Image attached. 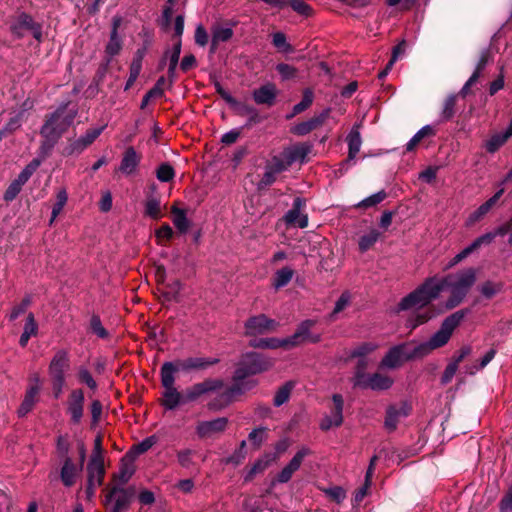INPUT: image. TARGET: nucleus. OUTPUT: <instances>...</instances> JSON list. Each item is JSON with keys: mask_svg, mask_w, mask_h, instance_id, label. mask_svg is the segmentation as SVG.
Listing matches in <instances>:
<instances>
[{"mask_svg": "<svg viewBox=\"0 0 512 512\" xmlns=\"http://www.w3.org/2000/svg\"><path fill=\"white\" fill-rule=\"evenodd\" d=\"M274 364L273 359L256 353L247 352L242 355L238 367L233 376V385L226 388L218 396L208 403L211 410H220L234 401V399L245 391L252 389L257 382L247 378L269 370Z\"/></svg>", "mask_w": 512, "mask_h": 512, "instance_id": "1", "label": "nucleus"}, {"mask_svg": "<svg viewBox=\"0 0 512 512\" xmlns=\"http://www.w3.org/2000/svg\"><path fill=\"white\" fill-rule=\"evenodd\" d=\"M447 280L433 276L401 299L397 311L419 310L437 299L446 288Z\"/></svg>", "mask_w": 512, "mask_h": 512, "instance_id": "2", "label": "nucleus"}, {"mask_svg": "<svg viewBox=\"0 0 512 512\" xmlns=\"http://www.w3.org/2000/svg\"><path fill=\"white\" fill-rule=\"evenodd\" d=\"M447 280L433 276L401 299L397 311L419 310L437 299L446 288Z\"/></svg>", "mask_w": 512, "mask_h": 512, "instance_id": "3", "label": "nucleus"}, {"mask_svg": "<svg viewBox=\"0 0 512 512\" xmlns=\"http://www.w3.org/2000/svg\"><path fill=\"white\" fill-rule=\"evenodd\" d=\"M75 116V110L67 111L66 105L60 106L41 128V135L45 138L43 148L51 149L71 126Z\"/></svg>", "mask_w": 512, "mask_h": 512, "instance_id": "4", "label": "nucleus"}, {"mask_svg": "<svg viewBox=\"0 0 512 512\" xmlns=\"http://www.w3.org/2000/svg\"><path fill=\"white\" fill-rule=\"evenodd\" d=\"M442 279L447 280L446 287H449L451 291V298L447 301L446 307L452 309L462 302L476 282V270L467 268Z\"/></svg>", "mask_w": 512, "mask_h": 512, "instance_id": "5", "label": "nucleus"}, {"mask_svg": "<svg viewBox=\"0 0 512 512\" xmlns=\"http://www.w3.org/2000/svg\"><path fill=\"white\" fill-rule=\"evenodd\" d=\"M176 372L177 368L172 362H166L161 367V382L164 387L162 405L168 410H173L179 404L186 402L184 396L174 386Z\"/></svg>", "mask_w": 512, "mask_h": 512, "instance_id": "6", "label": "nucleus"}, {"mask_svg": "<svg viewBox=\"0 0 512 512\" xmlns=\"http://www.w3.org/2000/svg\"><path fill=\"white\" fill-rule=\"evenodd\" d=\"M467 314L468 310H458L443 320L440 328L428 340L434 350L449 342L454 330L461 324Z\"/></svg>", "mask_w": 512, "mask_h": 512, "instance_id": "7", "label": "nucleus"}, {"mask_svg": "<svg viewBox=\"0 0 512 512\" xmlns=\"http://www.w3.org/2000/svg\"><path fill=\"white\" fill-rule=\"evenodd\" d=\"M411 410V405L406 401L389 405L386 409L384 428L388 432H394L401 421L410 415Z\"/></svg>", "mask_w": 512, "mask_h": 512, "instance_id": "8", "label": "nucleus"}, {"mask_svg": "<svg viewBox=\"0 0 512 512\" xmlns=\"http://www.w3.org/2000/svg\"><path fill=\"white\" fill-rule=\"evenodd\" d=\"M354 384L355 386L362 388L380 391L389 389L393 385V379L388 375L381 373H374L365 376L361 371H358Z\"/></svg>", "mask_w": 512, "mask_h": 512, "instance_id": "9", "label": "nucleus"}, {"mask_svg": "<svg viewBox=\"0 0 512 512\" xmlns=\"http://www.w3.org/2000/svg\"><path fill=\"white\" fill-rule=\"evenodd\" d=\"M333 407L329 414L325 415L321 422L320 428L323 431H328L332 428L339 427L343 423V397L340 394L332 396Z\"/></svg>", "mask_w": 512, "mask_h": 512, "instance_id": "10", "label": "nucleus"}, {"mask_svg": "<svg viewBox=\"0 0 512 512\" xmlns=\"http://www.w3.org/2000/svg\"><path fill=\"white\" fill-rule=\"evenodd\" d=\"M315 322L312 320H305L303 321L295 331V333L286 338V343H288L289 348L295 347L300 344L310 342V343H317L320 341V335L319 334H312L310 332L311 328L314 326Z\"/></svg>", "mask_w": 512, "mask_h": 512, "instance_id": "11", "label": "nucleus"}, {"mask_svg": "<svg viewBox=\"0 0 512 512\" xmlns=\"http://www.w3.org/2000/svg\"><path fill=\"white\" fill-rule=\"evenodd\" d=\"M223 381L220 379H207L201 383L194 384L188 388L184 395V401L192 402L202 395L218 391L223 388Z\"/></svg>", "mask_w": 512, "mask_h": 512, "instance_id": "12", "label": "nucleus"}, {"mask_svg": "<svg viewBox=\"0 0 512 512\" xmlns=\"http://www.w3.org/2000/svg\"><path fill=\"white\" fill-rule=\"evenodd\" d=\"M277 326L278 323L275 320L269 319L264 314L251 317L245 323V329L248 335H258L274 331Z\"/></svg>", "mask_w": 512, "mask_h": 512, "instance_id": "13", "label": "nucleus"}, {"mask_svg": "<svg viewBox=\"0 0 512 512\" xmlns=\"http://www.w3.org/2000/svg\"><path fill=\"white\" fill-rule=\"evenodd\" d=\"M228 425L226 417H218L213 420L200 421L196 425V433L200 438H211L224 432Z\"/></svg>", "mask_w": 512, "mask_h": 512, "instance_id": "14", "label": "nucleus"}, {"mask_svg": "<svg viewBox=\"0 0 512 512\" xmlns=\"http://www.w3.org/2000/svg\"><path fill=\"white\" fill-rule=\"evenodd\" d=\"M494 239L495 234H493L492 232H488L477 237L469 246L464 248L450 260V262L447 265V268H452L453 266L457 265L480 247L491 244Z\"/></svg>", "mask_w": 512, "mask_h": 512, "instance_id": "15", "label": "nucleus"}, {"mask_svg": "<svg viewBox=\"0 0 512 512\" xmlns=\"http://www.w3.org/2000/svg\"><path fill=\"white\" fill-rule=\"evenodd\" d=\"M406 344H400L392 347L383 357L380 367L385 369H396L405 361H408Z\"/></svg>", "mask_w": 512, "mask_h": 512, "instance_id": "16", "label": "nucleus"}, {"mask_svg": "<svg viewBox=\"0 0 512 512\" xmlns=\"http://www.w3.org/2000/svg\"><path fill=\"white\" fill-rule=\"evenodd\" d=\"M70 367V359L68 352L65 350H58L50 364H49V375L51 379H65V372Z\"/></svg>", "mask_w": 512, "mask_h": 512, "instance_id": "17", "label": "nucleus"}, {"mask_svg": "<svg viewBox=\"0 0 512 512\" xmlns=\"http://www.w3.org/2000/svg\"><path fill=\"white\" fill-rule=\"evenodd\" d=\"M105 126L94 128L88 130L85 135L70 141L68 146L66 147V153L68 155L81 153L84 149H86L89 145H91L95 139L103 132Z\"/></svg>", "mask_w": 512, "mask_h": 512, "instance_id": "18", "label": "nucleus"}, {"mask_svg": "<svg viewBox=\"0 0 512 512\" xmlns=\"http://www.w3.org/2000/svg\"><path fill=\"white\" fill-rule=\"evenodd\" d=\"M309 454L310 450L308 448H301L290 462L279 472L276 477V481L278 483H287L292 478L294 472L300 468L304 458Z\"/></svg>", "mask_w": 512, "mask_h": 512, "instance_id": "19", "label": "nucleus"}, {"mask_svg": "<svg viewBox=\"0 0 512 512\" xmlns=\"http://www.w3.org/2000/svg\"><path fill=\"white\" fill-rule=\"evenodd\" d=\"M41 389V381L38 375H34L30 379V385L25 394L24 400L21 403L18 413L20 416L26 415L33 408L37 402V396Z\"/></svg>", "mask_w": 512, "mask_h": 512, "instance_id": "20", "label": "nucleus"}, {"mask_svg": "<svg viewBox=\"0 0 512 512\" xmlns=\"http://www.w3.org/2000/svg\"><path fill=\"white\" fill-rule=\"evenodd\" d=\"M129 503V495L126 490L114 487L106 495L105 505L110 507L112 512H122Z\"/></svg>", "mask_w": 512, "mask_h": 512, "instance_id": "21", "label": "nucleus"}, {"mask_svg": "<svg viewBox=\"0 0 512 512\" xmlns=\"http://www.w3.org/2000/svg\"><path fill=\"white\" fill-rule=\"evenodd\" d=\"M305 206V201L297 197L293 202V207L285 214L284 219L287 224L297 225L300 228H305L308 225V217L301 212Z\"/></svg>", "mask_w": 512, "mask_h": 512, "instance_id": "22", "label": "nucleus"}, {"mask_svg": "<svg viewBox=\"0 0 512 512\" xmlns=\"http://www.w3.org/2000/svg\"><path fill=\"white\" fill-rule=\"evenodd\" d=\"M277 95L278 90L273 83H266L258 89H255L252 93L253 100L256 104L267 106H272L275 103Z\"/></svg>", "mask_w": 512, "mask_h": 512, "instance_id": "23", "label": "nucleus"}, {"mask_svg": "<svg viewBox=\"0 0 512 512\" xmlns=\"http://www.w3.org/2000/svg\"><path fill=\"white\" fill-rule=\"evenodd\" d=\"M84 393L81 389H75L70 393L68 400V413L74 423H79L83 416Z\"/></svg>", "mask_w": 512, "mask_h": 512, "instance_id": "24", "label": "nucleus"}, {"mask_svg": "<svg viewBox=\"0 0 512 512\" xmlns=\"http://www.w3.org/2000/svg\"><path fill=\"white\" fill-rule=\"evenodd\" d=\"M218 359L216 358H203V357H191L185 360L178 361L175 365L177 371H191V370H204L208 367L216 364Z\"/></svg>", "mask_w": 512, "mask_h": 512, "instance_id": "25", "label": "nucleus"}, {"mask_svg": "<svg viewBox=\"0 0 512 512\" xmlns=\"http://www.w3.org/2000/svg\"><path fill=\"white\" fill-rule=\"evenodd\" d=\"M82 471V464L76 465L70 457L63 460V466L60 471V478L66 487H71L76 483L77 477Z\"/></svg>", "mask_w": 512, "mask_h": 512, "instance_id": "26", "label": "nucleus"}, {"mask_svg": "<svg viewBox=\"0 0 512 512\" xmlns=\"http://www.w3.org/2000/svg\"><path fill=\"white\" fill-rule=\"evenodd\" d=\"M329 112H330V110L327 109V110L323 111L322 113H320L319 115L314 116L307 121L297 124L292 129L293 133L297 134V135H301V136L308 134L309 132L313 131L314 129L320 127L325 122V120L329 116Z\"/></svg>", "mask_w": 512, "mask_h": 512, "instance_id": "27", "label": "nucleus"}, {"mask_svg": "<svg viewBox=\"0 0 512 512\" xmlns=\"http://www.w3.org/2000/svg\"><path fill=\"white\" fill-rule=\"evenodd\" d=\"M311 147L307 144H297L286 147L281 153L284 155L290 166L295 162L304 163Z\"/></svg>", "mask_w": 512, "mask_h": 512, "instance_id": "28", "label": "nucleus"}, {"mask_svg": "<svg viewBox=\"0 0 512 512\" xmlns=\"http://www.w3.org/2000/svg\"><path fill=\"white\" fill-rule=\"evenodd\" d=\"M140 159L133 147L127 148L121 160L119 171L125 175L133 174L140 163Z\"/></svg>", "mask_w": 512, "mask_h": 512, "instance_id": "29", "label": "nucleus"}, {"mask_svg": "<svg viewBox=\"0 0 512 512\" xmlns=\"http://www.w3.org/2000/svg\"><path fill=\"white\" fill-rule=\"evenodd\" d=\"M11 29L19 37L23 36L27 30L33 31L34 37L37 39L41 36L40 30L34 27L33 19L27 14L19 15Z\"/></svg>", "mask_w": 512, "mask_h": 512, "instance_id": "30", "label": "nucleus"}, {"mask_svg": "<svg viewBox=\"0 0 512 512\" xmlns=\"http://www.w3.org/2000/svg\"><path fill=\"white\" fill-rule=\"evenodd\" d=\"M87 472L89 488L100 486L104 475V461L90 459L87 466Z\"/></svg>", "mask_w": 512, "mask_h": 512, "instance_id": "31", "label": "nucleus"}, {"mask_svg": "<svg viewBox=\"0 0 512 512\" xmlns=\"http://www.w3.org/2000/svg\"><path fill=\"white\" fill-rule=\"evenodd\" d=\"M378 345L373 342H366L358 345L350 352V357L359 358L358 368L359 371H363L367 365L365 359L366 356L373 353L377 349Z\"/></svg>", "mask_w": 512, "mask_h": 512, "instance_id": "32", "label": "nucleus"}, {"mask_svg": "<svg viewBox=\"0 0 512 512\" xmlns=\"http://www.w3.org/2000/svg\"><path fill=\"white\" fill-rule=\"evenodd\" d=\"M504 193V188H501L498 192L495 193L489 200L479 206L468 218V224L472 225L475 222L479 221L483 216H485L492 206L498 201V199Z\"/></svg>", "mask_w": 512, "mask_h": 512, "instance_id": "33", "label": "nucleus"}, {"mask_svg": "<svg viewBox=\"0 0 512 512\" xmlns=\"http://www.w3.org/2000/svg\"><path fill=\"white\" fill-rule=\"evenodd\" d=\"M119 25H120V20L114 19L112 31L110 34V39L106 46V53L110 57H113V56L119 54L122 49V40H121L120 36L118 35Z\"/></svg>", "mask_w": 512, "mask_h": 512, "instance_id": "34", "label": "nucleus"}, {"mask_svg": "<svg viewBox=\"0 0 512 512\" xmlns=\"http://www.w3.org/2000/svg\"><path fill=\"white\" fill-rule=\"evenodd\" d=\"M406 351L409 360L422 358L429 355L434 349L432 348L429 341L421 342L418 344L414 343H405Z\"/></svg>", "mask_w": 512, "mask_h": 512, "instance_id": "35", "label": "nucleus"}, {"mask_svg": "<svg viewBox=\"0 0 512 512\" xmlns=\"http://www.w3.org/2000/svg\"><path fill=\"white\" fill-rule=\"evenodd\" d=\"M232 105L235 107L236 112L239 116L248 118L246 126H250L252 124L260 122L259 113L255 107L244 103H238L237 101L236 104Z\"/></svg>", "mask_w": 512, "mask_h": 512, "instance_id": "36", "label": "nucleus"}, {"mask_svg": "<svg viewBox=\"0 0 512 512\" xmlns=\"http://www.w3.org/2000/svg\"><path fill=\"white\" fill-rule=\"evenodd\" d=\"M381 232L376 228L369 229L366 233L360 236L358 240L359 250L361 252L368 251L380 239Z\"/></svg>", "mask_w": 512, "mask_h": 512, "instance_id": "37", "label": "nucleus"}, {"mask_svg": "<svg viewBox=\"0 0 512 512\" xmlns=\"http://www.w3.org/2000/svg\"><path fill=\"white\" fill-rule=\"evenodd\" d=\"M171 212L173 214V224L181 233H186L189 229L190 222L187 219L185 210L178 208L176 204L172 205Z\"/></svg>", "mask_w": 512, "mask_h": 512, "instance_id": "38", "label": "nucleus"}, {"mask_svg": "<svg viewBox=\"0 0 512 512\" xmlns=\"http://www.w3.org/2000/svg\"><path fill=\"white\" fill-rule=\"evenodd\" d=\"M38 326L32 313L28 314L23 333L20 337L19 343L22 347H25L31 336L37 334Z\"/></svg>", "mask_w": 512, "mask_h": 512, "instance_id": "39", "label": "nucleus"}, {"mask_svg": "<svg viewBox=\"0 0 512 512\" xmlns=\"http://www.w3.org/2000/svg\"><path fill=\"white\" fill-rule=\"evenodd\" d=\"M250 346L254 348H269V349H276L279 347H285L289 348L288 343H286V338L279 339V338H266V339H259V340H252L250 342Z\"/></svg>", "mask_w": 512, "mask_h": 512, "instance_id": "40", "label": "nucleus"}, {"mask_svg": "<svg viewBox=\"0 0 512 512\" xmlns=\"http://www.w3.org/2000/svg\"><path fill=\"white\" fill-rule=\"evenodd\" d=\"M349 153L348 160H354L360 151L362 140L358 130L352 129L347 137Z\"/></svg>", "mask_w": 512, "mask_h": 512, "instance_id": "41", "label": "nucleus"}, {"mask_svg": "<svg viewBox=\"0 0 512 512\" xmlns=\"http://www.w3.org/2000/svg\"><path fill=\"white\" fill-rule=\"evenodd\" d=\"M294 271L289 267H284L276 271L273 279V286L275 289H280L286 286L292 279Z\"/></svg>", "mask_w": 512, "mask_h": 512, "instance_id": "42", "label": "nucleus"}, {"mask_svg": "<svg viewBox=\"0 0 512 512\" xmlns=\"http://www.w3.org/2000/svg\"><path fill=\"white\" fill-rule=\"evenodd\" d=\"M433 128L429 125L422 127L406 144L407 151H413L420 141L426 136L433 135Z\"/></svg>", "mask_w": 512, "mask_h": 512, "instance_id": "43", "label": "nucleus"}, {"mask_svg": "<svg viewBox=\"0 0 512 512\" xmlns=\"http://www.w3.org/2000/svg\"><path fill=\"white\" fill-rule=\"evenodd\" d=\"M67 200H68V195H67L66 190L65 189L59 190L57 193V196H56V203L54 204V206L52 208L50 224H52L55 221V219L57 218V216L61 213V211L63 210L64 206L67 203Z\"/></svg>", "mask_w": 512, "mask_h": 512, "instance_id": "44", "label": "nucleus"}, {"mask_svg": "<svg viewBox=\"0 0 512 512\" xmlns=\"http://www.w3.org/2000/svg\"><path fill=\"white\" fill-rule=\"evenodd\" d=\"M145 215L152 219H160L162 217L161 203L157 198H149L145 203Z\"/></svg>", "mask_w": 512, "mask_h": 512, "instance_id": "45", "label": "nucleus"}, {"mask_svg": "<svg viewBox=\"0 0 512 512\" xmlns=\"http://www.w3.org/2000/svg\"><path fill=\"white\" fill-rule=\"evenodd\" d=\"M495 355H496V350L494 348L490 349L481 358L479 364H474V365H471V366H467L466 367V373H468L470 375H474L479 370H482L483 368H485L493 360Z\"/></svg>", "mask_w": 512, "mask_h": 512, "instance_id": "46", "label": "nucleus"}, {"mask_svg": "<svg viewBox=\"0 0 512 512\" xmlns=\"http://www.w3.org/2000/svg\"><path fill=\"white\" fill-rule=\"evenodd\" d=\"M233 35V31L229 27H216L212 34V45L215 47L221 42L228 41Z\"/></svg>", "mask_w": 512, "mask_h": 512, "instance_id": "47", "label": "nucleus"}, {"mask_svg": "<svg viewBox=\"0 0 512 512\" xmlns=\"http://www.w3.org/2000/svg\"><path fill=\"white\" fill-rule=\"evenodd\" d=\"M266 164L271 167L277 174L288 170L290 167L289 162L286 160L282 153L273 156Z\"/></svg>", "mask_w": 512, "mask_h": 512, "instance_id": "48", "label": "nucleus"}, {"mask_svg": "<svg viewBox=\"0 0 512 512\" xmlns=\"http://www.w3.org/2000/svg\"><path fill=\"white\" fill-rule=\"evenodd\" d=\"M509 137L503 133H497L491 136L489 140L485 143V148L488 152L494 153L496 152L507 140Z\"/></svg>", "mask_w": 512, "mask_h": 512, "instance_id": "49", "label": "nucleus"}, {"mask_svg": "<svg viewBox=\"0 0 512 512\" xmlns=\"http://www.w3.org/2000/svg\"><path fill=\"white\" fill-rule=\"evenodd\" d=\"M313 99V91L311 89H305L303 92V98L301 102H299L293 107V113L289 116V118L306 110L312 104Z\"/></svg>", "mask_w": 512, "mask_h": 512, "instance_id": "50", "label": "nucleus"}, {"mask_svg": "<svg viewBox=\"0 0 512 512\" xmlns=\"http://www.w3.org/2000/svg\"><path fill=\"white\" fill-rule=\"evenodd\" d=\"M182 290V283L178 280H174L167 287L164 295L167 300L179 302L180 301V292Z\"/></svg>", "mask_w": 512, "mask_h": 512, "instance_id": "51", "label": "nucleus"}, {"mask_svg": "<svg viewBox=\"0 0 512 512\" xmlns=\"http://www.w3.org/2000/svg\"><path fill=\"white\" fill-rule=\"evenodd\" d=\"M134 473V467L132 463L122 461L121 467L118 473L115 475V479L119 481L121 484H125L129 481Z\"/></svg>", "mask_w": 512, "mask_h": 512, "instance_id": "52", "label": "nucleus"}, {"mask_svg": "<svg viewBox=\"0 0 512 512\" xmlns=\"http://www.w3.org/2000/svg\"><path fill=\"white\" fill-rule=\"evenodd\" d=\"M40 166V161L38 159L32 160L18 175V177L15 179L20 184L24 185L29 178L32 176V174L37 170V168Z\"/></svg>", "mask_w": 512, "mask_h": 512, "instance_id": "53", "label": "nucleus"}, {"mask_svg": "<svg viewBox=\"0 0 512 512\" xmlns=\"http://www.w3.org/2000/svg\"><path fill=\"white\" fill-rule=\"evenodd\" d=\"M486 58L483 56L479 63L477 64V67L475 69V71L473 72V74L471 75V77L468 79V81L465 83V85L463 86V88L461 89V94L463 96H465L467 93H468V89L471 85H473L479 78L480 74H481V71L483 70V68L485 67L486 65Z\"/></svg>", "mask_w": 512, "mask_h": 512, "instance_id": "54", "label": "nucleus"}, {"mask_svg": "<svg viewBox=\"0 0 512 512\" xmlns=\"http://www.w3.org/2000/svg\"><path fill=\"white\" fill-rule=\"evenodd\" d=\"M292 385L290 383L282 386L275 394L273 403L276 407H279L286 403L290 397Z\"/></svg>", "mask_w": 512, "mask_h": 512, "instance_id": "55", "label": "nucleus"}, {"mask_svg": "<svg viewBox=\"0 0 512 512\" xmlns=\"http://www.w3.org/2000/svg\"><path fill=\"white\" fill-rule=\"evenodd\" d=\"M174 175V169L168 163L161 164L156 171V177L161 182H168L172 180L174 178Z\"/></svg>", "mask_w": 512, "mask_h": 512, "instance_id": "56", "label": "nucleus"}, {"mask_svg": "<svg viewBox=\"0 0 512 512\" xmlns=\"http://www.w3.org/2000/svg\"><path fill=\"white\" fill-rule=\"evenodd\" d=\"M273 45L282 52L292 51L291 45L287 42L286 36L282 32H276L272 35Z\"/></svg>", "mask_w": 512, "mask_h": 512, "instance_id": "57", "label": "nucleus"}, {"mask_svg": "<svg viewBox=\"0 0 512 512\" xmlns=\"http://www.w3.org/2000/svg\"><path fill=\"white\" fill-rule=\"evenodd\" d=\"M502 289V285L500 283H495L492 281H487L483 283L480 287L481 294L486 298H492Z\"/></svg>", "mask_w": 512, "mask_h": 512, "instance_id": "58", "label": "nucleus"}, {"mask_svg": "<svg viewBox=\"0 0 512 512\" xmlns=\"http://www.w3.org/2000/svg\"><path fill=\"white\" fill-rule=\"evenodd\" d=\"M277 175L278 174L266 164L264 174L258 183V188L262 189L272 185L276 181Z\"/></svg>", "mask_w": 512, "mask_h": 512, "instance_id": "59", "label": "nucleus"}, {"mask_svg": "<svg viewBox=\"0 0 512 512\" xmlns=\"http://www.w3.org/2000/svg\"><path fill=\"white\" fill-rule=\"evenodd\" d=\"M180 53H181V42L179 40L174 44L172 51L167 52L165 55V58L169 59V70H176V67H177V64L179 61V57H180Z\"/></svg>", "mask_w": 512, "mask_h": 512, "instance_id": "60", "label": "nucleus"}, {"mask_svg": "<svg viewBox=\"0 0 512 512\" xmlns=\"http://www.w3.org/2000/svg\"><path fill=\"white\" fill-rule=\"evenodd\" d=\"M385 197L386 193L384 191H379L362 200L360 203L357 204V207L368 208L375 206L378 203L382 202L385 199Z\"/></svg>", "mask_w": 512, "mask_h": 512, "instance_id": "61", "label": "nucleus"}, {"mask_svg": "<svg viewBox=\"0 0 512 512\" xmlns=\"http://www.w3.org/2000/svg\"><path fill=\"white\" fill-rule=\"evenodd\" d=\"M90 326L94 334L99 338L106 339L108 337L107 330L103 327L101 320L98 316H93L90 321Z\"/></svg>", "mask_w": 512, "mask_h": 512, "instance_id": "62", "label": "nucleus"}, {"mask_svg": "<svg viewBox=\"0 0 512 512\" xmlns=\"http://www.w3.org/2000/svg\"><path fill=\"white\" fill-rule=\"evenodd\" d=\"M351 296L349 292H343L339 299L335 303V307L332 311L331 317H334L338 313L342 312L350 304Z\"/></svg>", "mask_w": 512, "mask_h": 512, "instance_id": "63", "label": "nucleus"}, {"mask_svg": "<svg viewBox=\"0 0 512 512\" xmlns=\"http://www.w3.org/2000/svg\"><path fill=\"white\" fill-rule=\"evenodd\" d=\"M276 70L281 75L283 80L291 79V78L295 77V75L297 73V70L295 67L285 64V63L278 64L276 66Z\"/></svg>", "mask_w": 512, "mask_h": 512, "instance_id": "64", "label": "nucleus"}]
</instances>
